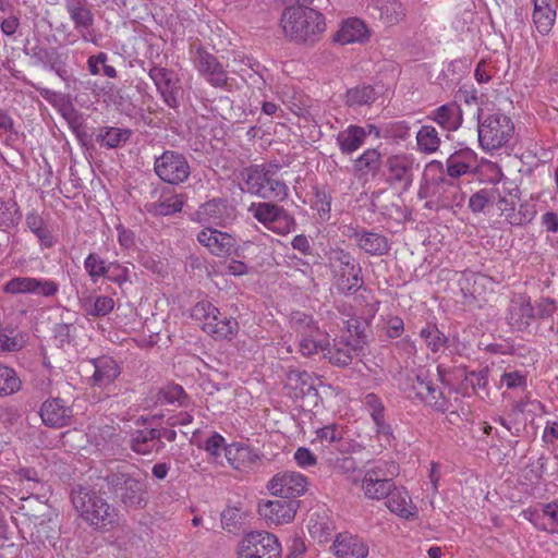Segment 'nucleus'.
Returning a JSON list of instances; mask_svg holds the SVG:
<instances>
[{
	"label": "nucleus",
	"instance_id": "obj_1",
	"mask_svg": "<svg viewBox=\"0 0 558 558\" xmlns=\"http://www.w3.org/2000/svg\"><path fill=\"white\" fill-rule=\"evenodd\" d=\"M71 501L80 517L97 530L108 531L119 524V511L100 492L78 485L71 492Z\"/></svg>",
	"mask_w": 558,
	"mask_h": 558
},
{
	"label": "nucleus",
	"instance_id": "obj_2",
	"mask_svg": "<svg viewBox=\"0 0 558 558\" xmlns=\"http://www.w3.org/2000/svg\"><path fill=\"white\" fill-rule=\"evenodd\" d=\"M119 505L125 510L144 509L149 500L148 484L145 478L123 469H108L99 476Z\"/></svg>",
	"mask_w": 558,
	"mask_h": 558
},
{
	"label": "nucleus",
	"instance_id": "obj_3",
	"mask_svg": "<svg viewBox=\"0 0 558 558\" xmlns=\"http://www.w3.org/2000/svg\"><path fill=\"white\" fill-rule=\"evenodd\" d=\"M286 37L298 44L314 45L326 31L324 15L308 7H288L281 16Z\"/></svg>",
	"mask_w": 558,
	"mask_h": 558
},
{
	"label": "nucleus",
	"instance_id": "obj_4",
	"mask_svg": "<svg viewBox=\"0 0 558 558\" xmlns=\"http://www.w3.org/2000/svg\"><path fill=\"white\" fill-rule=\"evenodd\" d=\"M280 166L272 163L253 165L242 172L246 191L263 199L282 202L289 196L287 184L280 179Z\"/></svg>",
	"mask_w": 558,
	"mask_h": 558
},
{
	"label": "nucleus",
	"instance_id": "obj_5",
	"mask_svg": "<svg viewBox=\"0 0 558 558\" xmlns=\"http://www.w3.org/2000/svg\"><path fill=\"white\" fill-rule=\"evenodd\" d=\"M513 132L514 125L509 117L492 113L478 125V142L484 149H497L511 138Z\"/></svg>",
	"mask_w": 558,
	"mask_h": 558
},
{
	"label": "nucleus",
	"instance_id": "obj_6",
	"mask_svg": "<svg viewBox=\"0 0 558 558\" xmlns=\"http://www.w3.org/2000/svg\"><path fill=\"white\" fill-rule=\"evenodd\" d=\"M247 211L263 226L279 234L295 230V219L283 207L272 202L252 203Z\"/></svg>",
	"mask_w": 558,
	"mask_h": 558
},
{
	"label": "nucleus",
	"instance_id": "obj_7",
	"mask_svg": "<svg viewBox=\"0 0 558 558\" xmlns=\"http://www.w3.org/2000/svg\"><path fill=\"white\" fill-rule=\"evenodd\" d=\"M193 316L203 320V330L217 339H226L238 331V322L227 317L208 302H199L193 308Z\"/></svg>",
	"mask_w": 558,
	"mask_h": 558
},
{
	"label": "nucleus",
	"instance_id": "obj_8",
	"mask_svg": "<svg viewBox=\"0 0 558 558\" xmlns=\"http://www.w3.org/2000/svg\"><path fill=\"white\" fill-rule=\"evenodd\" d=\"M238 556L239 558H280L281 546L274 534L253 531L240 542Z\"/></svg>",
	"mask_w": 558,
	"mask_h": 558
},
{
	"label": "nucleus",
	"instance_id": "obj_9",
	"mask_svg": "<svg viewBox=\"0 0 558 558\" xmlns=\"http://www.w3.org/2000/svg\"><path fill=\"white\" fill-rule=\"evenodd\" d=\"M154 171L160 180L173 185L186 181L191 173L186 158L173 150H166L155 158Z\"/></svg>",
	"mask_w": 558,
	"mask_h": 558
},
{
	"label": "nucleus",
	"instance_id": "obj_10",
	"mask_svg": "<svg viewBox=\"0 0 558 558\" xmlns=\"http://www.w3.org/2000/svg\"><path fill=\"white\" fill-rule=\"evenodd\" d=\"M333 260L340 266L339 276L337 279L338 290L344 294H352L364 286L362 277V267L350 253L338 250L335 252Z\"/></svg>",
	"mask_w": 558,
	"mask_h": 558
},
{
	"label": "nucleus",
	"instance_id": "obj_11",
	"mask_svg": "<svg viewBox=\"0 0 558 558\" xmlns=\"http://www.w3.org/2000/svg\"><path fill=\"white\" fill-rule=\"evenodd\" d=\"M306 477L294 471L277 473L267 483V489L271 495L289 500H295V498L303 495L306 490Z\"/></svg>",
	"mask_w": 558,
	"mask_h": 558
},
{
	"label": "nucleus",
	"instance_id": "obj_12",
	"mask_svg": "<svg viewBox=\"0 0 558 558\" xmlns=\"http://www.w3.org/2000/svg\"><path fill=\"white\" fill-rule=\"evenodd\" d=\"M299 506L298 500L281 498L259 502L257 511L267 525H279L293 521Z\"/></svg>",
	"mask_w": 558,
	"mask_h": 558
},
{
	"label": "nucleus",
	"instance_id": "obj_13",
	"mask_svg": "<svg viewBox=\"0 0 558 558\" xmlns=\"http://www.w3.org/2000/svg\"><path fill=\"white\" fill-rule=\"evenodd\" d=\"M195 63L199 73L213 87L227 86L229 80L227 71L214 54L199 47L196 50Z\"/></svg>",
	"mask_w": 558,
	"mask_h": 558
},
{
	"label": "nucleus",
	"instance_id": "obj_14",
	"mask_svg": "<svg viewBox=\"0 0 558 558\" xmlns=\"http://www.w3.org/2000/svg\"><path fill=\"white\" fill-rule=\"evenodd\" d=\"M397 471L395 463H384L376 465L373 469L367 470L364 477L367 482V487L373 484H378V488L371 490L367 488V498L381 499L390 494V490L395 487L392 476Z\"/></svg>",
	"mask_w": 558,
	"mask_h": 558
},
{
	"label": "nucleus",
	"instance_id": "obj_15",
	"mask_svg": "<svg viewBox=\"0 0 558 558\" xmlns=\"http://www.w3.org/2000/svg\"><path fill=\"white\" fill-rule=\"evenodd\" d=\"M39 415L46 426L61 428L71 424L73 410L63 399L51 398L41 404Z\"/></svg>",
	"mask_w": 558,
	"mask_h": 558
},
{
	"label": "nucleus",
	"instance_id": "obj_16",
	"mask_svg": "<svg viewBox=\"0 0 558 558\" xmlns=\"http://www.w3.org/2000/svg\"><path fill=\"white\" fill-rule=\"evenodd\" d=\"M148 75L154 81L163 101L170 108H177L179 106L178 93L180 86L174 73L166 68L153 66Z\"/></svg>",
	"mask_w": 558,
	"mask_h": 558
},
{
	"label": "nucleus",
	"instance_id": "obj_17",
	"mask_svg": "<svg viewBox=\"0 0 558 558\" xmlns=\"http://www.w3.org/2000/svg\"><path fill=\"white\" fill-rule=\"evenodd\" d=\"M430 196L436 198V210L461 206L464 201V195L460 186L452 180L446 178H440L433 184Z\"/></svg>",
	"mask_w": 558,
	"mask_h": 558
},
{
	"label": "nucleus",
	"instance_id": "obj_18",
	"mask_svg": "<svg viewBox=\"0 0 558 558\" xmlns=\"http://www.w3.org/2000/svg\"><path fill=\"white\" fill-rule=\"evenodd\" d=\"M414 160L407 154L391 155L385 161L387 181L409 187L413 181Z\"/></svg>",
	"mask_w": 558,
	"mask_h": 558
},
{
	"label": "nucleus",
	"instance_id": "obj_19",
	"mask_svg": "<svg viewBox=\"0 0 558 558\" xmlns=\"http://www.w3.org/2000/svg\"><path fill=\"white\" fill-rule=\"evenodd\" d=\"M197 240L206 246L211 254L222 257L231 255L236 241L229 233L211 228H205L197 234Z\"/></svg>",
	"mask_w": 558,
	"mask_h": 558
},
{
	"label": "nucleus",
	"instance_id": "obj_20",
	"mask_svg": "<svg viewBox=\"0 0 558 558\" xmlns=\"http://www.w3.org/2000/svg\"><path fill=\"white\" fill-rule=\"evenodd\" d=\"M412 390L420 400L435 411L446 412L448 410V401L442 391L427 378L417 375L412 383Z\"/></svg>",
	"mask_w": 558,
	"mask_h": 558
},
{
	"label": "nucleus",
	"instance_id": "obj_21",
	"mask_svg": "<svg viewBox=\"0 0 558 558\" xmlns=\"http://www.w3.org/2000/svg\"><path fill=\"white\" fill-rule=\"evenodd\" d=\"M332 548L337 558H365L368 555L367 543L350 533L338 534Z\"/></svg>",
	"mask_w": 558,
	"mask_h": 558
},
{
	"label": "nucleus",
	"instance_id": "obj_22",
	"mask_svg": "<svg viewBox=\"0 0 558 558\" xmlns=\"http://www.w3.org/2000/svg\"><path fill=\"white\" fill-rule=\"evenodd\" d=\"M350 238L356 242L362 251L372 256H383L390 251L388 239L373 230H355Z\"/></svg>",
	"mask_w": 558,
	"mask_h": 558
},
{
	"label": "nucleus",
	"instance_id": "obj_23",
	"mask_svg": "<svg viewBox=\"0 0 558 558\" xmlns=\"http://www.w3.org/2000/svg\"><path fill=\"white\" fill-rule=\"evenodd\" d=\"M53 514V509L46 502L41 501L37 496H29L22 499L19 509L20 523L23 529L32 530V524L40 518Z\"/></svg>",
	"mask_w": 558,
	"mask_h": 558
},
{
	"label": "nucleus",
	"instance_id": "obj_24",
	"mask_svg": "<svg viewBox=\"0 0 558 558\" xmlns=\"http://www.w3.org/2000/svg\"><path fill=\"white\" fill-rule=\"evenodd\" d=\"M427 119L433 120L447 132L457 131L463 121L462 110L456 102L438 107L427 116Z\"/></svg>",
	"mask_w": 558,
	"mask_h": 558
},
{
	"label": "nucleus",
	"instance_id": "obj_25",
	"mask_svg": "<svg viewBox=\"0 0 558 558\" xmlns=\"http://www.w3.org/2000/svg\"><path fill=\"white\" fill-rule=\"evenodd\" d=\"M300 318H298L296 323H306V327L308 328V335L303 333L300 340V352L304 356H311L322 352L324 354L328 338L322 335L318 329H315L310 326L311 318L304 314H298Z\"/></svg>",
	"mask_w": 558,
	"mask_h": 558
},
{
	"label": "nucleus",
	"instance_id": "obj_26",
	"mask_svg": "<svg viewBox=\"0 0 558 558\" xmlns=\"http://www.w3.org/2000/svg\"><path fill=\"white\" fill-rule=\"evenodd\" d=\"M508 323L511 327L523 330L530 326L531 322L536 317L530 301L523 296L511 301L508 310Z\"/></svg>",
	"mask_w": 558,
	"mask_h": 558
},
{
	"label": "nucleus",
	"instance_id": "obj_27",
	"mask_svg": "<svg viewBox=\"0 0 558 558\" xmlns=\"http://www.w3.org/2000/svg\"><path fill=\"white\" fill-rule=\"evenodd\" d=\"M353 349L354 345H352V342L347 338L333 340L332 344L327 340L324 357L332 365L344 367L352 363L354 356H357Z\"/></svg>",
	"mask_w": 558,
	"mask_h": 558
},
{
	"label": "nucleus",
	"instance_id": "obj_28",
	"mask_svg": "<svg viewBox=\"0 0 558 558\" xmlns=\"http://www.w3.org/2000/svg\"><path fill=\"white\" fill-rule=\"evenodd\" d=\"M476 159L477 155L471 148H462L454 151L446 160L447 174L451 179L466 174L475 165Z\"/></svg>",
	"mask_w": 558,
	"mask_h": 558
},
{
	"label": "nucleus",
	"instance_id": "obj_29",
	"mask_svg": "<svg viewBox=\"0 0 558 558\" xmlns=\"http://www.w3.org/2000/svg\"><path fill=\"white\" fill-rule=\"evenodd\" d=\"M95 372L92 376L93 385L97 387H107L112 384L120 375L118 363L110 356H100L93 360Z\"/></svg>",
	"mask_w": 558,
	"mask_h": 558
},
{
	"label": "nucleus",
	"instance_id": "obj_30",
	"mask_svg": "<svg viewBox=\"0 0 558 558\" xmlns=\"http://www.w3.org/2000/svg\"><path fill=\"white\" fill-rule=\"evenodd\" d=\"M388 509L405 520H413L417 518V508L413 505L412 499L408 492L398 490L393 488L390 494L386 496Z\"/></svg>",
	"mask_w": 558,
	"mask_h": 558
},
{
	"label": "nucleus",
	"instance_id": "obj_31",
	"mask_svg": "<svg viewBox=\"0 0 558 558\" xmlns=\"http://www.w3.org/2000/svg\"><path fill=\"white\" fill-rule=\"evenodd\" d=\"M131 448L138 454L159 452L165 448V442L159 439L155 428L136 430L131 438Z\"/></svg>",
	"mask_w": 558,
	"mask_h": 558
},
{
	"label": "nucleus",
	"instance_id": "obj_32",
	"mask_svg": "<svg viewBox=\"0 0 558 558\" xmlns=\"http://www.w3.org/2000/svg\"><path fill=\"white\" fill-rule=\"evenodd\" d=\"M225 456L228 463L239 471H245L258 459V456L248 446L235 442L225 447Z\"/></svg>",
	"mask_w": 558,
	"mask_h": 558
},
{
	"label": "nucleus",
	"instance_id": "obj_33",
	"mask_svg": "<svg viewBox=\"0 0 558 558\" xmlns=\"http://www.w3.org/2000/svg\"><path fill=\"white\" fill-rule=\"evenodd\" d=\"M366 136L362 126L351 124L337 134L336 141L343 155H351L364 144Z\"/></svg>",
	"mask_w": 558,
	"mask_h": 558
},
{
	"label": "nucleus",
	"instance_id": "obj_34",
	"mask_svg": "<svg viewBox=\"0 0 558 558\" xmlns=\"http://www.w3.org/2000/svg\"><path fill=\"white\" fill-rule=\"evenodd\" d=\"M383 165V155L377 148H368L353 161V170L359 177L377 175Z\"/></svg>",
	"mask_w": 558,
	"mask_h": 558
},
{
	"label": "nucleus",
	"instance_id": "obj_35",
	"mask_svg": "<svg viewBox=\"0 0 558 558\" xmlns=\"http://www.w3.org/2000/svg\"><path fill=\"white\" fill-rule=\"evenodd\" d=\"M367 37V27L365 23L357 19L352 17L342 23L340 29L336 34V41L341 45L362 41Z\"/></svg>",
	"mask_w": 558,
	"mask_h": 558
},
{
	"label": "nucleus",
	"instance_id": "obj_36",
	"mask_svg": "<svg viewBox=\"0 0 558 558\" xmlns=\"http://www.w3.org/2000/svg\"><path fill=\"white\" fill-rule=\"evenodd\" d=\"M287 387L293 389L294 398L316 395L314 379L306 371L291 369L287 375Z\"/></svg>",
	"mask_w": 558,
	"mask_h": 558
},
{
	"label": "nucleus",
	"instance_id": "obj_37",
	"mask_svg": "<svg viewBox=\"0 0 558 558\" xmlns=\"http://www.w3.org/2000/svg\"><path fill=\"white\" fill-rule=\"evenodd\" d=\"M185 204L184 194L161 197L157 202L146 204V210L154 216H169L180 213Z\"/></svg>",
	"mask_w": 558,
	"mask_h": 558
},
{
	"label": "nucleus",
	"instance_id": "obj_38",
	"mask_svg": "<svg viewBox=\"0 0 558 558\" xmlns=\"http://www.w3.org/2000/svg\"><path fill=\"white\" fill-rule=\"evenodd\" d=\"M66 11L74 24L75 29L80 33L88 29L94 24V15L90 10L82 2V0H69L66 2ZM83 38L86 36L82 34Z\"/></svg>",
	"mask_w": 558,
	"mask_h": 558
},
{
	"label": "nucleus",
	"instance_id": "obj_39",
	"mask_svg": "<svg viewBox=\"0 0 558 558\" xmlns=\"http://www.w3.org/2000/svg\"><path fill=\"white\" fill-rule=\"evenodd\" d=\"M132 135L130 129H119L114 126H104L99 129L96 141L106 148H118L126 143Z\"/></svg>",
	"mask_w": 558,
	"mask_h": 558
},
{
	"label": "nucleus",
	"instance_id": "obj_40",
	"mask_svg": "<svg viewBox=\"0 0 558 558\" xmlns=\"http://www.w3.org/2000/svg\"><path fill=\"white\" fill-rule=\"evenodd\" d=\"M556 12L547 4L546 0H534L533 20L537 31L548 34L554 25Z\"/></svg>",
	"mask_w": 558,
	"mask_h": 558
},
{
	"label": "nucleus",
	"instance_id": "obj_41",
	"mask_svg": "<svg viewBox=\"0 0 558 558\" xmlns=\"http://www.w3.org/2000/svg\"><path fill=\"white\" fill-rule=\"evenodd\" d=\"M33 542L44 543L47 539L54 538L57 534V514H48L45 519L40 518L32 524V530H27Z\"/></svg>",
	"mask_w": 558,
	"mask_h": 558
},
{
	"label": "nucleus",
	"instance_id": "obj_42",
	"mask_svg": "<svg viewBox=\"0 0 558 558\" xmlns=\"http://www.w3.org/2000/svg\"><path fill=\"white\" fill-rule=\"evenodd\" d=\"M417 149L424 154H434L441 144L440 136L433 125H422L416 133Z\"/></svg>",
	"mask_w": 558,
	"mask_h": 558
},
{
	"label": "nucleus",
	"instance_id": "obj_43",
	"mask_svg": "<svg viewBox=\"0 0 558 558\" xmlns=\"http://www.w3.org/2000/svg\"><path fill=\"white\" fill-rule=\"evenodd\" d=\"M27 54L35 61L36 64H41L54 71L59 76H62L59 68V56L56 48H46L41 46H34L29 49Z\"/></svg>",
	"mask_w": 558,
	"mask_h": 558
},
{
	"label": "nucleus",
	"instance_id": "obj_44",
	"mask_svg": "<svg viewBox=\"0 0 558 558\" xmlns=\"http://www.w3.org/2000/svg\"><path fill=\"white\" fill-rule=\"evenodd\" d=\"M347 331L351 337H354L352 345H354V351L356 355H362L365 344L367 343V333L366 330L368 328L367 322L363 320L360 317H351L347 322Z\"/></svg>",
	"mask_w": 558,
	"mask_h": 558
},
{
	"label": "nucleus",
	"instance_id": "obj_45",
	"mask_svg": "<svg viewBox=\"0 0 558 558\" xmlns=\"http://www.w3.org/2000/svg\"><path fill=\"white\" fill-rule=\"evenodd\" d=\"M499 197V187H486L475 192L469 199V208L474 213H483L486 207L494 205Z\"/></svg>",
	"mask_w": 558,
	"mask_h": 558
},
{
	"label": "nucleus",
	"instance_id": "obj_46",
	"mask_svg": "<svg viewBox=\"0 0 558 558\" xmlns=\"http://www.w3.org/2000/svg\"><path fill=\"white\" fill-rule=\"evenodd\" d=\"M420 336L425 340L426 347L434 353L446 348L449 341L448 337L436 325L430 324L421 329Z\"/></svg>",
	"mask_w": 558,
	"mask_h": 558
},
{
	"label": "nucleus",
	"instance_id": "obj_47",
	"mask_svg": "<svg viewBox=\"0 0 558 558\" xmlns=\"http://www.w3.org/2000/svg\"><path fill=\"white\" fill-rule=\"evenodd\" d=\"M22 387V381L16 372L0 363V397L16 393Z\"/></svg>",
	"mask_w": 558,
	"mask_h": 558
},
{
	"label": "nucleus",
	"instance_id": "obj_48",
	"mask_svg": "<svg viewBox=\"0 0 558 558\" xmlns=\"http://www.w3.org/2000/svg\"><path fill=\"white\" fill-rule=\"evenodd\" d=\"M376 100L375 89L371 85H362L347 92L345 104L350 107L371 105Z\"/></svg>",
	"mask_w": 558,
	"mask_h": 558
},
{
	"label": "nucleus",
	"instance_id": "obj_49",
	"mask_svg": "<svg viewBox=\"0 0 558 558\" xmlns=\"http://www.w3.org/2000/svg\"><path fill=\"white\" fill-rule=\"evenodd\" d=\"M84 267L94 282L99 278L105 277L112 268V266H106L105 260L96 253H90L85 258Z\"/></svg>",
	"mask_w": 558,
	"mask_h": 558
},
{
	"label": "nucleus",
	"instance_id": "obj_50",
	"mask_svg": "<svg viewBox=\"0 0 558 558\" xmlns=\"http://www.w3.org/2000/svg\"><path fill=\"white\" fill-rule=\"evenodd\" d=\"M536 214L535 207L532 204H520L519 208L514 209L511 213L506 214V220L511 226H523L533 220Z\"/></svg>",
	"mask_w": 558,
	"mask_h": 558
},
{
	"label": "nucleus",
	"instance_id": "obj_51",
	"mask_svg": "<svg viewBox=\"0 0 558 558\" xmlns=\"http://www.w3.org/2000/svg\"><path fill=\"white\" fill-rule=\"evenodd\" d=\"M20 220L17 205L13 201H0V226L5 228L17 225Z\"/></svg>",
	"mask_w": 558,
	"mask_h": 558
},
{
	"label": "nucleus",
	"instance_id": "obj_52",
	"mask_svg": "<svg viewBox=\"0 0 558 558\" xmlns=\"http://www.w3.org/2000/svg\"><path fill=\"white\" fill-rule=\"evenodd\" d=\"M7 293H34L35 292V278L31 277H16L11 279L4 286Z\"/></svg>",
	"mask_w": 558,
	"mask_h": 558
},
{
	"label": "nucleus",
	"instance_id": "obj_53",
	"mask_svg": "<svg viewBox=\"0 0 558 558\" xmlns=\"http://www.w3.org/2000/svg\"><path fill=\"white\" fill-rule=\"evenodd\" d=\"M186 398V395L183 388L179 385H171L162 388L158 393V400L162 404H173L178 402L179 404H183V399Z\"/></svg>",
	"mask_w": 558,
	"mask_h": 558
},
{
	"label": "nucleus",
	"instance_id": "obj_54",
	"mask_svg": "<svg viewBox=\"0 0 558 558\" xmlns=\"http://www.w3.org/2000/svg\"><path fill=\"white\" fill-rule=\"evenodd\" d=\"M371 416L376 425L377 434L384 436L386 440L389 442L392 436V430L389 424L385 421V407L380 404L379 407L369 411Z\"/></svg>",
	"mask_w": 558,
	"mask_h": 558
},
{
	"label": "nucleus",
	"instance_id": "obj_55",
	"mask_svg": "<svg viewBox=\"0 0 558 558\" xmlns=\"http://www.w3.org/2000/svg\"><path fill=\"white\" fill-rule=\"evenodd\" d=\"M225 213L226 204L221 201H210L203 207V214L209 217V220L217 225H221V222L225 220Z\"/></svg>",
	"mask_w": 558,
	"mask_h": 558
},
{
	"label": "nucleus",
	"instance_id": "obj_56",
	"mask_svg": "<svg viewBox=\"0 0 558 558\" xmlns=\"http://www.w3.org/2000/svg\"><path fill=\"white\" fill-rule=\"evenodd\" d=\"M241 514L236 508H228L221 512L222 529L232 533L240 529Z\"/></svg>",
	"mask_w": 558,
	"mask_h": 558
},
{
	"label": "nucleus",
	"instance_id": "obj_57",
	"mask_svg": "<svg viewBox=\"0 0 558 558\" xmlns=\"http://www.w3.org/2000/svg\"><path fill=\"white\" fill-rule=\"evenodd\" d=\"M543 518L546 520L545 530L558 533V502H550L543 508Z\"/></svg>",
	"mask_w": 558,
	"mask_h": 558
},
{
	"label": "nucleus",
	"instance_id": "obj_58",
	"mask_svg": "<svg viewBox=\"0 0 558 558\" xmlns=\"http://www.w3.org/2000/svg\"><path fill=\"white\" fill-rule=\"evenodd\" d=\"M318 437L326 446H332L342 440V430L337 426H325L318 430Z\"/></svg>",
	"mask_w": 558,
	"mask_h": 558
},
{
	"label": "nucleus",
	"instance_id": "obj_59",
	"mask_svg": "<svg viewBox=\"0 0 558 558\" xmlns=\"http://www.w3.org/2000/svg\"><path fill=\"white\" fill-rule=\"evenodd\" d=\"M114 306V301L105 295H99L94 302L93 308L88 312L93 316H105L109 314Z\"/></svg>",
	"mask_w": 558,
	"mask_h": 558
},
{
	"label": "nucleus",
	"instance_id": "obj_60",
	"mask_svg": "<svg viewBox=\"0 0 558 558\" xmlns=\"http://www.w3.org/2000/svg\"><path fill=\"white\" fill-rule=\"evenodd\" d=\"M331 195L325 190H317L314 196L313 207L317 209L320 216L328 215L330 211Z\"/></svg>",
	"mask_w": 558,
	"mask_h": 558
},
{
	"label": "nucleus",
	"instance_id": "obj_61",
	"mask_svg": "<svg viewBox=\"0 0 558 558\" xmlns=\"http://www.w3.org/2000/svg\"><path fill=\"white\" fill-rule=\"evenodd\" d=\"M500 380L508 389L526 387V377L518 371L504 373Z\"/></svg>",
	"mask_w": 558,
	"mask_h": 558
},
{
	"label": "nucleus",
	"instance_id": "obj_62",
	"mask_svg": "<svg viewBox=\"0 0 558 558\" xmlns=\"http://www.w3.org/2000/svg\"><path fill=\"white\" fill-rule=\"evenodd\" d=\"M226 446L228 445L226 444L225 438L218 433H213V435L206 440L204 449L209 454L218 457L220 454V450L225 451Z\"/></svg>",
	"mask_w": 558,
	"mask_h": 558
},
{
	"label": "nucleus",
	"instance_id": "obj_63",
	"mask_svg": "<svg viewBox=\"0 0 558 558\" xmlns=\"http://www.w3.org/2000/svg\"><path fill=\"white\" fill-rule=\"evenodd\" d=\"M59 291V284L52 280L35 278V292L41 296H53Z\"/></svg>",
	"mask_w": 558,
	"mask_h": 558
},
{
	"label": "nucleus",
	"instance_id": "obj_64",
	"mask_svg": "<svg viewBox=\"0 0 558 558\" xmlns=\"http://www.w3.org/2000/svg\"><path fill=\"white\" fill-rule=\"evenodd\" d=\"M488 369H482L480 372H471L466 376L468 383L472 386L473 390L477 392V389H486L488 384Z\"/></svg>",
	"mask_w": 558,
	"mask_h": 558
}]
</instances>
